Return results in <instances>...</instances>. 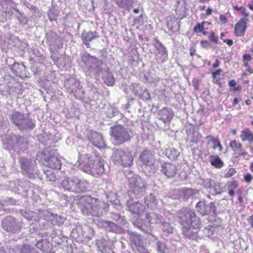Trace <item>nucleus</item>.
<instances>
[{"instance_id":"24","label":"nucleus","mask_w":253,"mask_h":253,"mask_svg":"<svg viewBox=\"0 0 253 253\" xmlns=\"http://www.w3.org/2000/svg\"><path fill=\"white\" fill-rule=\"evenodd\" d=\"M89 182L84 179L75 176V193H80L87 190Z\"/></svg>"},{"instance_id":"3","label":"nucleus","mask_w":253,"mask_h":253,"mask_svg":"<svg viewBox=\"0 0 253 253\" xmlns=\"http://www.w3.org/2000/svg\"><path fill=\"white\" fill-rule=\"evenodd\" d=\"M176 216L182 227H193V229H199L202 226L200 218L193 210L183 208L176 212Z\"/></svg>"},{"instance_id":"42","label":"nucleus","mask_w":253,"mask_h":253,"mask_svg":"<svg viewBox=\"0 0 253 253\" xmlns=\"http://www.w3.org/2000/svg\"><path fill=\"white\" fill-rule=\"evenodd\" d=\"M39 216L41 218L47 221L51 220L52 217H53V213L47 210H41L38 211Z\"/></svg>"},{"instance_id":"16","label":"nucleus","mask_w":253,"mask_h":253,"mask_svg":"<svg viewBox=\"0 0 253 253\" xmlns=\"http://www.w3.org/2000/svg\"><path fill=\"white\" fill-rule=\"evenodd\" d=\"M153 45L158 51L160 56L156 54V60L159 63H164L168 59V50L163 44L158 39L155 38L153 43Z\"/></svg>"},{"instance_id":"61","label":"nucleus","mask_w":253,"mask_h":253,"mask_svg":"<svg viewBox=\"0 0 253 253\" xmlns=\"http://www.w3.org/2000/svg\"><path fill=\"white\" fill-rule=\"evenodd\" d=\"M143 15L141 14L140 16L135 17L132 21V26H134L135 25H142L143 22L142 20Z\"/></svg>"},{"instance_id":"10","label":"nucleus","mask_w":253,"mask_h":253,"mask_svg":"<svg viewBox=\"0 0 253 253\" xmlns=\"http://www.w3.org/2000/svg\"><path fill=\"white\" fill-rule=\"evenodd\" d=\"M22 224L21 221L11 216L6 217L1 223L5 231L11 234L19 233L22 228Z\"/></svg>"},{"instance_id":"5","label":"nucleus","mask_w":253,"mask_h":253,"mask_svg":"<svg viewBox=\"0 0 253 253\" xmlns=\"http://www.w3.org/2000/svg\"><path fill=\"white\" fill-rule=\"evenodd\" d=\"M82 60L85 65L86 75L97 77L103 73V63L99 59L86 52L83 54Z\"/></svg>"},{"instance_id":"15","label":"nucleus","mask_w":253,"mask_h":253,"mask_svg":"<svg viewBox=\"0 0 253 253\" xmlns=\"http://www.w3.org/2000/svg\"><path fill=\"white\" fill-rule=\"evenodd\" d=\"M96 224L100 228H102L106 231L115 233L121 234L124 232V230L114 222L107 220L97 221Z\"/></svg>"},{"instance_id":"2","label":"nucleus","mask_w":253,"mask_h":253,"mask_svg":"<svg viewBox=\"0 0 253 253\" xmlns=\"http://www.w3.org/2000/svg\"><path fill=\"white\" fill-rule=\"evenodd\" d=\"M78 206L84 214L100 217L106 213L109 206L97 198L85 195L80 198Z\"/></svg>"},{"instance_id":"64","label":"nucleus","mask_w":253,"mask_h":253,"mask_svg":"<svg viewBox=\"0 0 253 253\" xmlns=\"http://www.w3.org/2000/svg\"><path fill=\"white\" fill-rule=\"evenodd\" d=\"M172 29H169V30H170L172 33H176L178 31L179 29V25L177 21H174L173 25H172Z\"/></svg>"},{"instance_id":"59","label":"nucleus","mask_w":253,"mask_h":253,"mask_svg":"<svg viewBox=\"0 0 253 253\" xmlns=\"http://www.w3.org/2000/svg\"><path fill=\"white\" fill-rule=\"evenodd\" d=\"M132 89L134 91L135 94L139 95L141 94L143 89H144L142 86L139 85L138 84H134L131 86Z\"/></svg>"},{"instance_id":"18","label":"nucleus","mask_w":253,"mask_h":253,"mask_svg":"<svg viewBox=\"0 0 253 253\" xmlns=\"http://www.w3.org/2000/svg\"><path fill=\"white\" fill-rule=\"evenodd\" d=\"M23 93L22 85L19 83H15L13 85L9 86L6 90H3L1 94L7 95L8 94L11 98L17 97L20 98Z\"/></svg>"},{"instance_id":"53","label":"nucleus","mask_w":253,"mask_h":253,"mask_svg":"<svg viewBox=\"0 0 253 253\" xmlns=\"http://www.w3.org/2000/svg\"><path fill=\"white\" fill-rule=\"evenodd\" d=\"M44 175L46 179L49 181L54 182L57 179L56 175L51 170H44Z\"/></svg>"},{"instance_id":"51","label":"nucleus","mask_w":253,"mask_h":253,"mask_svg":"<svg viewBox=\"0 0 253 253\" xmlns=\"http://www.w3.org/2000/svg\"><path fill=\"white\" fill-rule=\"evenodd\" d=\"M211 143L212 146L211 148L213 150L218 148L219 151H221L223 149L222 146L217 138L212 137L209 142V143Z\"/></svg>"},{"instance_id":"22","label":"nucleus","mask_w":253,"mask_h":253,"mask_svg":"<svg viewBox=\"0 0 253 253\" xmlns=\"http://www.w3.org/2000/svg\"><path fill=\"white\" fill-rule=\"evenodd\" d=\"M27 181L26 180H15L9 182V187L11 190L24 196L26 190V186L24 183Z\"/></svg>"},{"instance_id":"12","label":"nucleus","mask_w":253,"mask_h":253,"mask_svg":"<svg viewBox=\"0 0 253 253\" xmlns=\"http://www.w3.org/2000/svg\"><path fill=\"white\" fill-rule=\"evenodd\" d=\"M84 135L96 148L101 149L105 147V141L102 135L97 132L87 129L84 132Z\"/></svg>"},{"instance_id":"26","label":"nucleus","mask_w":253,"mask_h":253,"mask_svg":"<svg viewBox=\"0 0 253 253\" xmlns=\"http://www.w3.org/2000/svg\"><path fill=\"white\" fill-rule=\"evenodd\" d=\"M14 139H15V143L13 151L19 152L20 151H24L27 149L28 141L26 138L15 134Z\"/></svg>"},{"instance_id":"38","label":"nucleus","mask_w":253,"mask_h":253,"mask_svg":"<svg viewBox=\"0 0 253 253\" xmlns=\"http://www.w3.org/2000/svg\"><path fill=\"white\" fill-rule=\"evenodd\" d=\"M209 161L212 166L217 169H221L224 165L222 160L217 155H211L209 157Z\"/></svg>"},{"instance_id":"63","label":"nucleus","mask_w":253,"mask_h":253,"mask_svg":"<svg viewBox=\"0 0 253 253\" xmlns=\"http://www.w3.org/2000/svg\"><path fill=\"white\" fill-rule=\"evenodd\" d=\"M205 23V22H203V24H201L200 23H198L194 28V31L197 33H201L203 31L204 29V25L203 24Z\"/></svg>"},{"instance_id":"36","label":"nucleus","mask_w":253,"mask_h":253,"mask_svg":"<svg viewBox=\"0 0 253 253\" xmlns=\"http://www.w3.org/2000/svg\"><path fill=\"white\" fill-rule=\"evenodd\" d=\"M145 217L150 224H159L163 219L162 215L154 212L146 213Z\"/></svg>"},{"instance_id":"7","label":"nucleus","mask_w":253,"mask_h":253,"mask_svg":"<svg viewBox=\"0 0 253 253\" xmlns=\"http://www.w3.org/2000/svg\"><path fill=\"white\" fill-rule=\"evenodd\" d=\"M20 167L23 174L29 178L34 179L37 177L41 178L42 175L37 169L35 160L26 157H21L19 159Z\"/></svg>"},{"instance_id":"13","label":"nucleus","mask_w":253,"mask_h":253,"mask_svg":"<svg viewBox=\"0 0 253 253\" xmlns=\"http://www.w3.org/2000/svg\"><path fill=\"white\" fill-rule=\"evenodd\" d=\"M44 40L51 51H53L56 48H60L62 46L61 38L53 31L48 32L45 35Z\"/></svg>"},{"instance_id":"17","label":"nucleus","mask_w":253,"mask_h":253,"mask_svg":"<svg viewBox=\"0 0 253 253\" xmlns=\"http://www.w3.org/2000/svg\"><path fill=\"white\" fill-rule=\"evenodd\" d=\"M161 171L168 178H172L177 173V168L173 164L164 162L161 166Z\"/></svg>"},{"instance_id":"8","label":"nucleus","mask_w":253,"mask_h":253,"mask_svg":"<svg viewBox=\"0 0 253 253\" xmlns=\"http://www.w3.org/2000/svg\"><path fill=\"white\" fill-rule=\"evenodd\" d=\"M10 120L21 131L33 129L35 126L34 123L29 117L18 112H13Z\"/></svg>"},{"instance_id":"34","label":"nucleus","mask_w":253,"mask_h":253,"mask_svg":"<svg viewBox=\"0 0 253 253\" xmlns=\"http://www.w3.org/2000/svg\"><path fill=\"white\" fill-rule=\"evenodd\" d=\"M24 184L26 185V190L24 193V195H27L28 194L34 195H37L40 192V187L38 185H36L29 181L25 182Z\"/></svg>"},{"instance_id":"9","label":"nucleus","mask_w":253,"mask_h":253,"mask_svg":"<svg viewBox=\"0 0 253 253\" xmlns=\"http://www.w3.org/2000/svg\"><path fill=\"white\" fill-rule=\"evenodd\" d=\"M112 161L114 164L125 167H130L133 165L134 156L128 150H117L112 155Z\"/></svg>"},{"instance_id":"58","label":"nucleus","mask_w":253,"mask_h":253,"mask_svg":"<svg viewBox=\"0 0 253 253\" xmlns=\"http://www.w3.org/2000/svg\"><path fill=\"white\" fill-rule=\"evenodd\" d=\"M138 96L143 100H149L150 99V94L149 91L146 88H144L141 94Z\"/></svg>"},{"instance_id":"25","label":"nucleus","mask_w":253,"mask_h":253,"mask_svg":"<svg viewBox=\"0 0 253 253\" xmlns=\"http://www.w3.org/2000/svg\"><path fill=\"white\" fill-rule=\"evenodd\" d=\"M249 21L248 18H241L239 21L235 24L234 32L237 36H243L245 35L247 29V23Z\"/></svg>"},{"instance_id":"30","label":"nucleus","mask_w":253,"mask_h":253,"mask_svg":"<svg viewBox=\"0 0 253 253\" xmlns=\"http://www.w3.org/2000/svg\"><path fill=\"white\" fill-rule=\"evenodd\" d=\"M97 34L96 32H83L82 34V38L84 43L85 44L87 47H89V42L92 40L98 37Z\"/></svg>"},{"instance_id":"39","label":"nucleus","mask_w":253,"mask_h":253,"mask_svg":"<svg viewBox=\"0 0 253 253\" xmlns=\"http://www.w3.org/2000/svg\"><path fill=\"white\" fill-rule=\"evenodd\" d=\"M144 202L147 207L151 209L155 208L158 203L156 197L152 194H150L145 197Z\"/></svg>"},{"instance_id":"50","label":"nucleus","mask_w":253,"mask_h":253,"mask_svg":"<svg viewBox=\"0 0 253 253\" xmlns=\"http://www.w3.org/2000/svg\"><path fill=\"white\" fill-rule=\"evenodd\" d=\"M110 214L111 218L113 220L118 222L119 223L125 224L126 221V218L125 216H122L120 214L116 213L114 212H111Z\"/></svg>"},{"instance_id":"32","label":"nucleus","mask_w":253,"mask_h":253,"mask_svg":"<svg viewBox=\"0 0 253 253\" xmlns=\"http://www.w3.org/2000/svg\"><path fill=\"white\" fill-rule=\"evenodd\" d=\"M183 234L188 239L192 240H197L199 238L197 234L198 232L195 229H193V227H182Z\"/></svg>"},{"instance_id":"62","label":"nucleus","mask_w":253,"mask_h":253,"mask_svg":"<svg viewBox=\"0 0 253 253\" xmlns=\"http://www.w3.org/2000/svg\"><path fill=\"white\" fill-rule=\"evenodd\" d=\"M213 182L214 181L211 179H207L204 181V185L205 188L209 189L210 192L211 191L212 184H213Z\"/></svg>"},{"instance_id":"21","label":"nucleus","mask_w":253,"mask_h":253,"mask_svg":"<svg viewBox=\"0 0 253 253\" xmlns=\"http://www.w3.org/2000/svg\"><path fill=\"white\" fill-rule=\"evenodd\" d=\"M174 114L172 109L169 107H164L159 110L157 114L158 118L164 124L169 123Z\"/></svg>"},{"instance_id":"4","label":"nucleus","mask_w":253,"mask_h":253,"mask_svg":"<svg viewBox=\"0 0 253 253\" xmlns=\"http://www.w3.org/2000/svg\"><path fill=\"white\" fill-rule=\"evenodd\" d=\"M110 129L111 140L116 146H121L129 142L133 135L129 128L123 125L112 126Z\"/></svg>"},{"instance_id":"52","label":"nucleus","mask_w":253,"mask_h":253,"mask_svg":"<svg viewBox=\"0 0 253 253\" xmlns=\"http://www.w3.org/2000/svg\"><path fill=\"white\" fill-rule=\"evenodd\" d=\"M127 233L129 236V239L131 242L135 245L139 244L140 237L138 233L131 231H127Z\"/></svg>"},{"instance_id":"41","label":"nucleus","mask_w":253,"mask_h":253,"mask_svg":"<svg viewBox=\"0 0 253 253\" xmlns=\"http://www.w3.org/2000/svg\"><path fill=\"white\" fill-rule=\"evenodd\" d=\"M166 156L170 160H175L180 155V152L173 148H169L166 150Z\"/></svg>"},{"instance_id":"37","label":"nucleus","mask_w":253,"mask_h":253,"mask_svg":"<svg viewBox=\"0 0 253 253\" xmlns=\"http://www.w3.org/2000/svg\"><path fill=\"white\" fill-rule=\"evenodd\" d=\"M71 236L73 238L79 241L82 240L84 237V232L83 231V227L81 226H78L74 228L71 231Z\"/></svg>"},{"instance_id":"35","label":"nucleus","mask_w":253,"mask_h":253,"mask_svg":"<svg viewBox=\"0 0 253 253\" xmlns=\"http://www.w3.org/2000/svg\"><path fill=\"white\" fill-rule=\"evenodd\" d=\"M127 208L129 211L137 214L141 213L145 210V207L138 202L128 205Z\"/></svg>"},{"instance_id":"31","label":"nucleus","mask_w":253,"mask_h":253,"mask_svg":"<svg viewBox=\"0 0 253 253\" xmlns=\"http://www.w3.org/2000/svg\"><path fill=\"white\" fill-rule=\"evenodd\" d=\"M15 134L11 133L5 136L4 139L2 140L3 147L8 150H13L14 148Z\"/></svg>"},{"instance_id":"33","label":"nucleus","mask_w":253,"mask_h":253,"mask_svg":"<svg viewBox=\"0 0 253 253\" xmlns=\"http://www.w3.org/2000/svg\"><path fill=\"white\" fill-rule=\"evenodd\" d=\"M133 224L135 227L143 231L144 233L152 235L153 237L155 238V236L153 234V230L144 224L142 219H138L134 221Z\"/></svg>"},{"instance_id":"23","label":"nucleus","mask_w":253,"mask_h":253,"mask_svg":"<svg viewBox=\"0 0 253 253\" xmlns=\"http://www.w3.org/2000/svg\"><path fill=\"white\" fill-rule=\"evenodd\" d=\"M139 160L143 165L148 167L153 166L155 159L152 152L149 150L144 151L139 156Z\"/></svg>"},{"instance_id":"1","label":"nucleus","mask_w":253,"mask_h":253,"mask_svg":"<svg viewBox=\"0 0 253 253\" xmlns=\"http://www.w3.org/2000/svg\"><path fill=\"white\" fill-rule=\"evenodd\" d=\"M79 159L76 165L86 173L102 174L104 171V161L93 152L92 148L79 146L77 148Z\"/></svg>"},{"instance_id":"60","label":"nucleus","mask_w":253,"mask_h":253,"mask_svg":"<svg viewBox=\"0 0 253 253\" xmlns=\"http://www.w3.org/2000/svg\"><path fill=\"white\" fill-rule=\"evenodd\" d=\"M230 146L234 151L238 150H241L242 144L238 142L236 140H233L231 141L230 143Z\"/></svg>"},{"instance_id":"27","label":"nucleus","mask_w":253,"mask_h":253,"mask_svg":"<svg viewBox=\"0 0 253 253\" xmlns=\"http://www.w3.org/2000/svg\"><path fill=\"white\" fill-rule=\"evenodd\" d=\"M96 244L98 251L102 253H110L112 250V243L105 239L97 240Z\"/></svg>"},{"instance_id":"28","label":"nucleus","mask_w":253,"mask_h":253,"mask_svg":"<svg viewBox=\"0 0 253 253\" xmlns=\"http://www.w3.org/2000/svg\"><path fill=\"white\" fill-rule=\"evenodd\" d=\"M11 70L14 74L17 76L22 77L25 74V66L22 63H14L10 66Z\"/></svg>"},{"instance_id":"44","label":"nucleus","mask_w":253,"mask_h":253,"mask_svg":"<svg viewBox=\"0 0 253 253\" xmlns=\"http://www.w3.org/2000/svg\"><path fill=\"white\" fill-rule=\"evenodd\" d=\"M65 220V218L63 216L53 214L51 222L53 225L61 226L63 224Z\"/></svg>"},{"instance_id":"49","label":"nucleus","mask_w":253,"mask_h":253,"mask_svg":"<svg viewBox=\"0 0 253 253\" xmlns=\"http://www.w3.org/2000/svg\"><path fill=\"white\" fill-rule=\"evenodd\" d=\"M117 5L124 8H128L134 2V0H116Z\"/></svg>"},{"instance_id":"14","label":"nucleus","mask_w":253,"mask_h":253,"mask_svg":"<svg viewBox=\"0 0 253 253\" xmlns=\"http://www.w3.org/2000/svg\"><path fill=\"white\" fill-rule=\"evenodd\" d=\"M196 209L202 215H211L215 216L216 215V207L213 202L207 204L205 201H199L196 205Z\"/></svg>"},{"instance_id":"45","label":"nucleus","mask_w":253,"mask_h":253,"mask_svg":"<svg viewBox=\"0 0 253 253\" xmlns=\"http://www.w3.org/2000/svg\"><path fill=\"white\" fill-rule=\"evenodd\" d=\"M156 249L158 252L160 253H168L169 250L165 242L162 241L157 242Z\"/></svg>"},{"instance_id":"57","label":"nucleus","mask_w":253,"mask_h":253,"mask_svg":"<svg viewBox=\"0 0 253 253\" xmlns=\"http://www.w3.org/2000/svg\"><path fill=\"white\" fill-rule=\"evenodd\" d=\"M58 15V10L56 8H52L49 10L48 13L49 19L50 21L56 20V18Z\"/></svg>"},{"instance_id":"55","label":"nucleus","mask_w":253,"mask_h":253,"mask_svg":"<svg viewBox=\"0 0 253 253\" xmlns=\"http://www.w3.org/2000/svg\"><path fill=\"white\" fill-rule=\"evenodd\" d=\"M16 11L18 13L16 15V17L20 24H26L28 21V18L24 15L23 13H21L18 9H16Z\"/></svg>"},{"instance_id":"40","label":"nucleus","mask_w":253,"mask_h":253,"mask_svg":"<svg viewBox=\"0 0 253 253\" xmlns=\"http://www.w3.org/2000/svg\"><path fill=\"white\" fill-rule=\"evenodd\" d=\"M240 138L243 141H248L253 143V133L249 128H246L241 131Z\"/></svg>"},{"instance_id":"29","label":"nucleus","mask_w":253,"mask_h":253,"mask_svg":"<svg viewBox=\"0 0 253 253\" xmlns=\"http://www.w3.org/2000/svg\"><path fill=\"white\" fill-rule=\"evenodd\" d=\"M61 187L65 191L75 192V176L64 178L61 183Z\"/></svg>"},{"instance_id":"43","label":"nucleus","mask_w":253,"mask_h":253,"mask_svg":"<svg viewBox=\"0 0 253 253\" xmlns=\"http://www.w3.org/2000/svg\"><path fill=\"white\" fill-rule=\"evenodd\" d=\"M104 83L108 86H112L114 84L115 79L112 73L106 72L103 78Z\"/></svg>"},{"instance_id":"54","label":"nucleus","mask_w":253,"mask_h":253,"mask_svg":"<svg viewBox=\"0 0 253 253\" xmlns=\"http://www.w3.org/2000/svg\"><path fill=\"white\" fill-rule=\"evenodd\" d=\"M21 214L26 219L28 220L35 219V213L32 211L27 210H22L21 211Z\"/></svg>"},{"instance_id":"6","label":"nucleus","mask_w":253,"mask_h":253,"mask_svg":"<svg viewBox=\"0 0 253 253\" xmlns=\"http://www.w3.org/2000/svg\"><path fill=\"white\" fill-rule=\"evenodd\" d=\"M129 179V183L128 185L129 196L136 198L142 197L146 191L147 184L145 181L140 176H135Z\"/></svg>"},{"instance_id":"47","label":"nucleus","mask_w":253,"mask_h":253,"mask_svg":"<svg viewBox=\"0 0 253 253\" xmlns=\"http://www.w3.org/2000/svg\"><path fill=\"white\" fill-rule=\"evenodd\" d=\"M160 224V228L164 232L167 233H171L173 232V227L169 223L163 221V220L159 223Z\"/></svg>"},{"instance_id":"56","label":"nucleus","mask_w":253,"mask_h":253,"mask_svg":"<svg viewBox=\"0 0 253 253\" xmlns=\"http://www.w3.org/2000/svg\"><path fill=\"white\" fill-rule=\"evenodd\" d=\"M43 234L46 237L49 236L52 239L55 238L58 235L57 231L52 226H51L49 229H47V231L45 232Z\"/></svg>"},{"instance_id":"20","label":"nucleus","mask_w":253,"mask_h":253,"mask_svg":"<svg viewBox=\"0 0 253 253\" xmlns=\"http://www.w3.org/2000/svg\"><path fill=\"white\" fill-rule=\"evenodd\" d=\"M43 165L52 169H60L61 167L60 159L52 155L44 156Z\"/></svg>"},{"instance_id":"19","label":"nucleus","mask_w":253,"mask_h":253,"mask_svg":"<svg viewBox=\"0 0 253 253\" xmlns=\"http://www.w3.org/2000/svg\"><path fill=\"white\" fill-rule=\"evenodd\" d=\"M42 238L37 241L35 246L42 253H53L52 252V245L43 234Z\"/></svg>"},{"instance_id":"11","label":"nucleus","mask_w":253,"mask_h":253,"mask_svg":"<svg viewBox=\"0 0 253 253\" xmlns=\"http://www.w3.org/2000/svg\"><path fill=\"white\" fill-rule=\"evenodd\" d=\"M65 87L68 93L74 94L77 98L82 99L84 97L83 86L78 80L75 79L68 80L65 83Z\"/></svg>"},{"instance_id":"46","label":"nucleus","mask_w":253,"mask_h":253,"mask_svg":"<svg viewBox=\"0 0 253 253\" xmlns=\"http://www.w3.org/2000/svg\"><path fill=\"white\" fill-rule=\"evenodd\" d=\"M223 192V189L220 184L218 182H213V184H212V187L211 188V190L210 193L212 195H216L218 194H220Z\"/></svg>"},{"instance_id":"48","label":"nucleus","mask_w":253,"mask_h":253,"mask_svg":"<svg viewBox=\"0 0 253 253\" xmlns=\"http://www.w3.org/2000/svg\"><path fill=\"white\" fill-rule=\"evenodd\" d=\"M20 253H38L35 249L32 246L25 244L21 246L19 251Z\"/></svg>"}]
</instances>
